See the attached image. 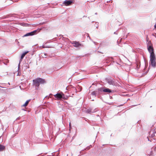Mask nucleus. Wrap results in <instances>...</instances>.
I'll return each mask as SVG.
<instances>
[{
	"label": "nucleus",
	"instance_id": "nucleus-4",
	"mask_svg": "<svg viewBox=\"0 0 156 156\" xmlns=\"http://www.w3.org/2000/svg\"><path fill=\"white\" fill-rule=\"evenodd\" d=\"M147 49L149 52L150 54V56H151V55H155L154 51V48L152 44H150L149 46H148Z\"/></svg>",
	"mask_w": 156,
	"mask_h": 156
},
{
	"label": "nucleus",
	"instance_id": "nucleus-8",
	"mask_svg": "<svg viewBox=\"0 0 156 156\" xmlns=\"http://www.w3.org/2000/svg\"><path fill=\"white\" fill-rule=\"evenodd\" d=\"M71 43L73 44L74 46L75 47H78L81 45L79 42L76 41H73Z\"/></svg>",
	"mask_w": 156,
	"mask_h": 156
},
{
	"label": "nucleus",
	"instance_id": "nucleus-10",
	"mask_svg": "<svg viewBox=\"0 0 156 156\" xmlns=\"http://www.w3.org/2000/svg\"><path fill=\"white\" fill-rule=\"evenodd\" d=\"M28 52V51H25L24 52H23L22 55H21V59L20 60L22 61V59L25 56V55Z\"/></svg>",
	"mask_w": 156,
	"mask_h": 156
},
{
	"label": "nucleus",
	"instance_id": "nucleus-11",
	"mask_svg": "<svg viewBox=\"0 0 156 156\" xmlns=\"http://www.w3.org/2000/svg\"><path fill=\"white\" fill-rule=\"evenodd\" d=\"M5 148V147L3 145L0 144V151L4 150Z\"/></svg>",
	"mask_w": 156,
	"mask_h": 156
},
{
	"label": "nucleus",
	"instance_id": "nucleus-3",
	"mask_svg": "<svg viewBox=\"0 0 156 156\" xmlns=\"http://www.w3.org/2000/svg\"><path fill=\"white\" fill-rule=\"evenodd\" d=\"M54 97L57 100H60L61 98L65 99L64 94L62 93H57L56 94L54 95Z\"/></svg>",
	"mask_w": 156,
	"mask_h": 156
},
{
	"label": "nucleus",
	"instance_id": "nucleus-15",
	"mask_svg": "<svg viewBox=\"0 0 156 156\" xmlns=\"http://www.w3.org/2000/svg\"><path fill=\"white\" fill-rule=\"evenodd\" d=\"M87 112L88 113H90L91 112L93 113L94 112L91 111V109H88L87 110Z\"/></svg>",
	"mask_w": 156,
	"mask_h": 156
},
{
	"label": "nucleus",
	"instance_id": "nucleus-17",
	"mask_svg": "<svg viewBox=\"0 0 156 156\" xmlns=\"http://www.w3.org/2000/svg\"><path fill=\"white\" fill-rule=\"evenodd\" d=\"M95 94H96V93H95V91H93V92H92V94H91L92 95H94V96L95 95Z\"/></svg>",
	"mask_w": 156,
	"mask_h": 156
},
{
	"label": "nucleus",
	"instance_id": "nucleus-5",
	"mask_svg": "<svg viewBox=\"0 0 156 156\" xmlns=\"http://www.w3.org/2000/svg\"><path fill=\"white\" fill-rule=\"evenodd\" d=\"M41 29H38L37 30H35L33 31H32L31 32L29 33H28L26 34H25L24 36V37H26V36H32L33 35L36 34L38 30V32H39L40 31Z\"/></svg>",
	"mask_w": 156,
	"mask_h": 156
},
{
	"label": "nucleus",
	"instance_id": "nucleus-19",
	"mask_svg": "<svg viewBox=\"0 0 156 156\" xmlns=\"http://www.w3.org/2000/svg\"><path fill=\"white\" fill-rule=\"evenodd\" d=\"M112 81H109L108 82V83L109 84H112Z\"/></svg>",
	"mask_w": 156,
	"mask_h": 156
},
{
	"label": "nucleus",
	"instance_id": "nucleus-12",
	"mask_svg": "<svg viewBox=\"0 0 156 156\" xmlns=\"http://www.w3.org/2000/svg\"><path fill=\"white\" fill-rule=\"evenodd\" d=\"M148 72V70L146 69L145 68H144V72L143 76H144Z\"/></svg>",
	"mask_w": 156,
	"mask_h": 156
},
{
	"label": "nucleus",
	"instance_id": "nucleus-6",
	"mask_svg": "<svg viewBox=\"0 0 156 156\" xmlns=\"http://www.w3.org/2000/svg\"><path fill=\"white\" fill-rule=\"evenodd\" d=\"M98 90L100 91H103L104 92L108 93H110L112 92V90L108 88L103 89L102 88H101L98 89Z\"/></svg>",
	"mask_w": 156,
	"mask_h": 156
},
{
	"label": "nucleus",
	"instance_id": "nucleus-7",
	"mask_svg": "<svg viewBox=\"0 0 156 156\" xmlns=\"http://www.w3.org/2000/svg\"><path fill=\"white\" fill-rule=\"evenodd\" d=\"M150 136L153 138L154 140L156 139V132H154L153 131H151L150 133Z\"/></svg>",
	"mask_w": 156,
	"mask_h": 156
},
{
	"label": "nucleus",
	"instance_id": "nucleus-1",
	"mask_svg": "<svg viewBox=\"0 0 156 156\" xmlns=\"http://www.w3.org/2000/svg\"><path fill=\"white\" fill-rule=\"evenodd\" d=\"M33 84L36 87H38L40 83H43L45 82L44 80L40 78H37L33 80Z\"/></svg>",
	"mask_w": 156,
	"mask_h": 156
},
{
	"label": "nucleus",
	"instance_id": "nucleus-14",
	"mask_svg": "<svg viewBox=\"0 0 156 156\" xmlns=\"http://www.w3.org/2000/svg\"><path fill=\"white\" fill-rule=\"evenodd\" d=\"M20 24L21 26H26V27L28 26V25H29V24H28L23 23H20Z\"/></svg>",
	"mask_w": 156,
	"mask_h": 156
},
{
	"label": "nucleus",
	"instance_id": "nucleus-13",
	"mask_svg": "<svg viewBox=\"0 0 156 156\" xmlns=\"http://www.w3.org/2000/svg\"><path fill=\"white\" fill-rule=\"evenodd\" d=\"M30 101V100H27L25 103V104H23L22 106L23 107H26L27 106Z\"/></svg>",
	"mask_w": 156,
	"mask_h": 156
},
{
	"label": "nucleus",
	"instance_id": "nucleus-20",
	"mask_svg": "<svg viewBox=\"0 0 156 156\" xmlns=\"http://www.w3.org/2000/svg\"><path fill=\"white\" fill-rule=\"evenodd\" d=\"M70 126V123H69V126Z\"/></svg>",
	"mask_w": 156,
	"mask_h": 156
},
{
	"label": "nucleus",
	"instance_id": "nucleus-16",
	"mask_svg": "<svg viewBox=\"0 0 156 156\" xmlns=\"http://www.w3.org/2000/svg\"><path fill=\"white\" fill-rule=\"evenodd\" d=\"M150 44H152L151 43V42L150 41H149L147 43V46H149L150 45Z\"/></svg>",
	"mask_w": 156,
	"mask_h": 156
},
{
	"label": "nucleus",
	"instance_id": "nucleus-9",
	"mask_svg": "<svg viewBox=\"0 0 156 156\" xmlns=\"http://www.w3.org/2000/svg\"><path fill=\"white\" fill-rule=\"evenodd\" d=\"M64 3L67 6L71 5L72 2L69 0H66L64 2Z\"/></svg>",
	"mask_w": 156,
	"mask_h": 156
},
{
	"label": "nucleus",
	"instance_id": "nucleus-2",
	"mask_svg": "<svg viewBox=\"0 0 156 156\" xmlns=\"http://www.w3.org/2000/svg\"><path fill=\"white\" fill-rule=\"evenodd\" d=\"M150 64L154 67H155L156 61L155 55H151V56H150Z\"/></svg>",
	"mask_w": 156,
	"mask_h": 156
},
{
	"label": "nucleus",
	"instance_id": "nucleus-18",
	"mask_svg": "<svg viewBox=\"0 0 156 156\" xmlns=\"http://www.w3.org/2000/svg\"><path fill=\"white\" fill-rule=\"evenodd\" d=\"M42 47L43 48H49V47H46V46H45L44 45H43Z\"/></svg>",
	"mask_w": 156,
	"mask_h": 156
}]
</instances>
